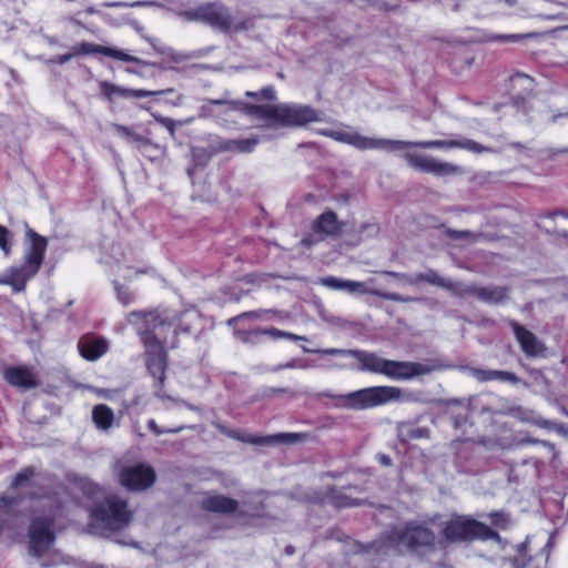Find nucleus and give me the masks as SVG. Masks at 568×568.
Listing matches in <instances>:
<instances>
[{
  "mask_svg": "<svg viewBox=\"0 0 568 568\" xmlns=\"http://www.w3.org/2000/svg\"><path fill=\"white\" fill-rule=\"evenodd\" d=\"M302 243L305 244L306 246L311 245V242L308 240H306V239L303 240Z\"/></svg>",
  "mask_w": 568,
  "mask_h": 568,
  "instance_id": "obj_50",
  "label": "nucleus"
},
{
  "mask_svg": "<svg viewBox=\"0 0 568 568\" xmlns=\"http://www.w3.org/2000/svg\"><path fill=\"white\" fill-rule=\"evenodd\" d=\"M131 7H159L156 1H138L130 4Z\"/></svg>",
  "mask_w": 568,
  "mask_h": 568,
  "instance_id": "obj_42",
  "label": "nucleus"
},
{
  "mask_svg": "<svg viewBox=\"0 0 568 568\" xmlns=\"http://www.w3.org/2000/svg\"><path fill=\"white\" fill-rule=\"evenodd\" d=\"M143 341L146 348V367L151 375L163 384L168 365L165 351L151 332L144 333Z\"/></svg>",
  "mask_w": 568,
  "mask_h": 568,
  "instance_id": "obj_10",
  "label": "nucleus"
},
{
  "mask_svg": "<svg viewBox=\"0 0 568 568\" xmlns=\"http://www.w3.org/2000/svg\"><path fill=\"white\" fill-rule=\"evenodd\" d=\"M106 347L108 343L102 338L95 341H82L79 344L81 355L89 361L98 359L105 353Z\"/></svg>",
  "mask_w": 568,
  "mask_h": 568,
  "instance_id": "obj_23",
  "label": "nucleus"
},
{
  "mask_svg": "<svg viewBox=\"0 0 568 568\" xmlns=\"http://www.w3.org/2000/svg\"><path fill=\"white\" fill-rule=\"evenodd\" d=\"M285 367H287V368H294V367H295V364H294V362H290L288 364H286V366H285Z\"/></svg>",
  "mask_w": 568,
  "mask_h": 568,
  "instance_id": "obj_49",
  "label": "nucleus"
},
{
  "mask_svg": "<svg viewBox=\"0 0 568 568\" xmlns=\"http://www.w3.org/2000/svg\"><path fill=\"white\" fill-rule=\"evenodd\" d=\"M181 101V98H178V101L175 102V105H179Z\"/></svg>",
  "mask_w": 568,
  "mask_h": 568,
  "instance_id": "obj_55",
  "label": "nucleus"
},
{
  "mask_svg": "<svg viewBox=\"0 0 568 568\" xmlns=\"http://www.w3.org/2000/svg\"><path fill=\"white\" fill-rule=\"evenodd\" d=\"M344 405L353 409H365L374 406L384 405L389 402H399L410 399L412 396L405 395L400 388L395 386H375L353 392L345 396Z\"/></svg>",
  "mask_w": 568,
  "mask_h": 568,
  "instance_id": "obj_6",
  "label": "nucleus"
},
{
  "mask_svg": "<svg viewBox=\"0 0 568 568\" xmlns=\"http://www.w3.org/2000/svg\"><path fill=\"white\" fill-rule=\"evenodd\" d=\"M178 14L187 21L206 22L224 31L245 30L253 26L251 19L234 22L224 8L214 3H206L194 9L180 11Z\"/></svg>",
  "mask_w": 568,
  "mask_h": 568,
  "instance_id": "obj_5",
  "label": "nucleus"
},
{
  "mask_svg": "<svg viewBox=\"0 0 568 568\" xmlns=\"http://www.w3.org/2000/svg\"><path fill=\"white\" fill-rule=\"evenodd\" d=\"M108 6L109 7H116V6H121V3H109Z\"/></svg>",
  "mask_w": 568,
  "mask_h": 568,
  "instance_id": "obj_51",
  "label": "nucleus"
},
{
  "mask_svg": "<svg viewBox=\"0 0 568 568\" xmlns=\"http://www.w3.org/2000/svg\"><path fill=\"white\" fill-rule=\"evenodd\" d=\"M344 290L351 293L372 294L388 301L400 303H409L415 301V298L403 297L395 293L381 292L378 290H369L366 287L365 283L356 281H345Z\"/></svg>",
  "mask_w": 568,
  "mask_h": 568,
  "instance_id": "obj_20",
  "label": "nucleus"
},
{
  "mask_svg": "<svg viewBox=\"0 0 568 568\" xmlns=\"http://www.w3.org/2000/svg\"><path fill=\"white\" fill-rule=\"evenodd\" d=\"M115 290L118 292V297L119 300L128 305L132 302V294L125 290L122 285H120L119 283H115Z\"/></svg>",
  "mask_w": 568,
  "mask_h": 568,
  "instance_id": "obj_34",
  "label": "nucleus"
},
{
  "mask_svg": "<svg viewBox=\"0 0 568 568\" xmlns=\"http://www.w3.org/2000/svg\"><path fill=\"white\" fill-rule=\"evenodd\" d=\"M247 95H248V97H256V94H255V93H253V92H247Z\"/></svg>",
  "mask_w": 568,
  "mask_h": 568,
  "instance_id": "obj_52",
  "label": "nucleus"
},
{
  "mask_svg": "<svg viewBox=\"0 0 568 568\" xmlns=\"http://www.w3.org/2000/svg\"><path fill=\"white\" fill-rule=\"evenodd\" d=\"M201 506L204 510L226 515L237 510L239 501L224 495H207L202 499Z\"/></svg>",
  "mask_w": 568,
  "mask_h": 568,
  "instance_id": "obj_16",
  "label": "nucleus"
},
{
  "mask_svg": "<svg viewBox=\"0 0 568 568\" xmlns=\"http://www.w3.org/2000/svg\"><path fill=\"white\" fill-rule=\"evenodd\" d=\"M321 283L324 286L334 288V290H344L345 281L336 278V277H325L321 280Z\"/></svg>",
  "mask_w": 568,
  "mask_h": 568,
  "instance_id": "obj_33",
  "label": "nucleus"
},
{
  "mask_svg": "<svg viewBox=\"0 0 568 568\" xmlns=\"http://www.w3.org/2000/svg\"><path fill=\"white\" fill-rule=\"evenodd\" d=\"M89 53H102L104 55L125 62H139V59L135 57L109 47L84 42L73 48V54L82 55Z\"/></svg>",
  "mask_w": 568,
  "mask_h": 568,
  "instance_id": "obj_15",
  "label": "nucleus"
},
{
  "mask_svg": "<svg viewBox=\"0 0 568 568\" xmlns=\"http://www.w3.org/2000/svg\"><path fill=\"white\" fill-rule=\"evenodd\" d=\"M535 36H536L535 33L528 34V37H535ZM509 38L513 40H517V39L527 38V36H511Z\"/></svg>",
  "mask_w": 568,
  "mask_h": 568,
  "instance_id": "obj_45",
  "label": "nucleus"
},
{
  "mask_svg": "<svg viewBox=\"0 0 568 568\" xmlns=\"http://www.w3.org/2000/svg\"><path fill=\"white\" fill-rule=\"evenodd\" d=\"M385 275L392 276L397 280H404L409 284H415L418 282H426L432 285L445 287L449 291H455V285L450 283H446L436 272L428 271L426 273H420L415 275L414 277H408L404 274L396 273V272H384Z\"/></svg>",
  "mask_w": 568,
  "mask_h": 568,
  "instance_id": "obj_19",
  "label": "nucleus"
},
{
  "mask_svg": "<svg viewBox=\"0 0 568 568\" xmlns=\"http://www.w3.org/2000/svg\"><path fill=\"white\" fill-rule=\"evenodd\" d=\"M509 414L513 415L515 418L529 424H535L540 427H549L550 423L546 419L537 418L534 416L532 412H526L521 407H514L509 410Z\"/></svg>",
  "mask_w": 568,
  "mask_h": 568,
  "instance_id": "obj_27",
  "label": "nucleus"
},
{
  "mask_svg": "<svg viewBox=\"0 0 568 568\" xmlns=\"http://www.w3.org/2000/svg\"><path fill=\"white\" fill-rule=\"evenodd\" d=\"M28 239L30 247L24 257V266L30 271V274H37L39 271L47 250V240L33 231H28Z\"/></svg>",
  "mask_w": 568,
  "mask_h": 568,
  "instance_id": "obj_12",
  "label": "nucleus"
},
{
  "mask_svg": "<svg viewBox=\"0 0 568 568\" xmlns=\"http://www.w3.org/2000/svg\"><path fill=\"white\" fill-rule=\"evenodd\" d=\"M473 375L480 382H487L493 379H499L509 383L518 382V377L515 374L506 371L473 369Z\"/></svg>",
  "mask_w": 568,
  "mask_h": 568,
  "instance_id": "obj_26",
  "label": "nucleus"
},
{
  "mask_svg": "<svg viewBox=\"0 0 568 568\" xmlns=\"http://www.w3.org/2000/svg\"><path fill=\"white\" fill-rule=\"evenodd\" d=\"M513 328L521 349L528 356H537L545 351L542 343H540L531 332L518 324H513Z\"/></svg>",
  "mask_w": 568,
  "mask_h": 568,
  "instance_id": "obj_18",
  "label": "nucleus"
},
{
  "mask_svg": "<svg viewBox=\"0 0 568 568\" xmlns=\"http://www.w3.org/2000/svg\"><path fill=\"white\" fill-rule=\"evenodd\" d=\"M247 114L265 121L267 126H304L323 120L320 111L305 104L245 106Z\"/></svg>",
  "mask_w": 568,
  "mask_h": 568,
  "instance_id": "obj_2",
  "label": "nucleus"
},
{
  "mask_svg": "<svg viewBox=\"0 0 568 568\" xmlns=\"http://www.w3.org/2000/svg\"><path fill=\"white\" fill-rule=\"evenodd\" d=\"M141 273H142L141 271H138V270H133V268H131V267H128V268H125V270H124L122 277H123V280H124V281L129 282V281H131L135 275H139V274H141Z\"/></svg>",
  "mask_w": 568,
  "mask_h": 568,
  "instance_id": "obj_38",
  "label": "nucleus"
},
{
  "mask_svg": "<svg viewBox=\"0 0 568 568\" xmlns=\"http://www.w3.org/2000/svg\"><path fill=\"white\" fill-rule=\"evenodd\" d=\"M257 144L256 139L243 140L237 143L241 151H251Z\"/></svg>",
  "mask_w": 568,
  "mask_h": 568,
  "instance_id": "obj_37",
  "label": "nucleus"
},
{
  "mask_svg": "<svg viewBox=\"0 0 568 568\" xmlns=\"http://www.w3.org/2000/svg\"><path fill=\"white\" fill-rule=\"evenodd\" d=\"M3 377L10 385L24 389L39 385L38 375L29 367H9L3 371Z\"/></svg>",
  "mask_w": 568,
  "mask_h": 568,
  "instance_id": "obj_14",
  "label": "nucleus"
},
{
  "mask_svg": "<svg viewBox=\"0 0 568 568\" xmlns=\"http://www.w3.org/2000/svg\"><path fill=\"white\" fill-rule=\"evenodd\" d=\"M303 351L306 353L312 352L311 349L303 347ZM351 349H337V348H326V349H315L314 353L324 354V355H346L349 356Z\"/></svg>",
  "mask_w": 568,
  "mask_h": 568,
  "instance_id": "obj_32",
  "label": "nucleus"
},
{
  "mask_svg": "<svg viewBox=\"0 0 568 568\" xmlns=\"http://www.w3.org/2000/svg\"><path fill=\"white\" fill-rule=\"evenodd\" d=\"M34 274H30V271L27 270L24 265L21 267H12L9 271L8 276L3 277L0 281V284L11 286L16 292H20L24 290L27 282L33 277Z\"/></svg>",
  "mask_w": 568,
  "mask_h": 568,
  "instance_id": "obj_21",
  "label": "nucleus"
},
{
  "mask_svg": "<svg viewBox=\"0 0 568 568\" xmlns=\"http://www.w3.org/2000/svg\"><path fill=\"white\" fill-rule=\"evenodd\" d=\"M500 2H504L508 7H513L516 3V0H499Z\"/></svg>",
  "mask_w": 568,
  "mask_h": 568,
  "instance_id": "obj_46",
  "label": "nucleus"
},
{
  "mask_svg": "<svg viewBox=\"0 0 568 568\" xmlns=\"http://www.w3.org/2000/svg\"><path fill=\"white\" fill-rule=\"evenodd\" d=\"M443 532L448 541H464L473 538H499L498 534L486 525L463 516H457L448 520Z\"/></svg>",
  "mask_w": 568,
  "mask_h": 568,
  "instance_id": "obj_7",
  "label": "nucleus"
},
{
  "mask_svg": "<svg viewBox=\"0 0 568 568\" xmlns=\"http://www.w3.org/2000/svg\"><path fill=\"white\" fill-rule=\"evenodd\" d=\"M179 430H180V428H178V429H170L169 432H171V433H176V432H179Z\"/></svg>",
  "mask_w": 568,
  "mask_h": 568,
  "instance_id": "obj_53",
  "label": "nucleus"
},
{
  "mask_svg": "<svg viewBox=\"0 0 568 568\" xmlns=\"http://www.w3.org/2000/svg\"><path fill=\"white\" fill-rule=\"evenodd\" d=\"M210 103H212V104H230L232 109H239V110H242L247 113V110L245 109V106H248V105L245 103L229 102V101H224V100H211Z\"/></svg>",
  "mask_w": 568,
  "mask_h": 568,
  "instance_id": "obj_36",
  "label": "nucleus"
},
{
  "mask_svg": "<svg viewBox=\"0 0 568 568\" xmlns=\"http://www.w3.org/2000/svg\"><path fill=\"white\" fill-rule=\"evenodd\" d=\"M508 523V519L504 514H495L493 515V524L496 526L504 527Z\"/></svg>",
  "mask_w": 568,
  "mask_h": 568,
  "instance_id": "obj_39",
  "label": "nucleus"
},
{
  "mask_svg": "<svg viewBox=\"0 0 568 568\" xmlns=\"http://www.w3.org/2000/svg\"><path fill=\"white\" fill-rule=\"evenodd\" d=\"M467 293L477 296L478 298L489 303H500L508 296L507 288L505 287H469Z\"/></svg>",
  "mask_w": 568,
  "mask_h": 568,
  "instance_id": "obj_22",
  "label": "nucleus"
},
{
  "mask_svg": "<svg viewBox=\"0 0 568 568\" xmlns=\"http://www.w3.org/2000/svg\"><path fill=\"white\" fill-rule=\"evenodd\" d=\"M53 542L51 524L47 520H34L29 530V551L34 557H51L43 566H54L62 561V556L51 550Z\"/></svg>",
  "mask_w": 568,
  "mask_h": 568,
  "instance_id": "obj_8",
  "label": "nucleus"
},
{
  "mask_svg": "<svg viewBox=\"0 0 568 568\" xmlns=\"http://www.w3.org/2000/svg\"><path fill=\"white\" fill-rule=\"evenodd\" d=\"M261 97L265 100H275L276 94L275 91L272 88H266L261 91Z\"/></svg>",
  "mask_w": 568,
  "mask_h": 568,
  "instance_id": "obj_40",
  "label": "nucleus"
},
{
  "mask_svg": "<svg viewBox=\"0 0 568 568\" xmlns=\"http://www.w3.org/2000/svg\"><path fill=\"white\" fill-rule=\"evenodd\" d=\"M433 541V532L420 526H409L396 532V542L407 547L426 546Z\"/></svg>",
  "mask_w": 568,
  "mask_h": 568,
  "instance_id": "obj_13",
  "label": "nucleus"
},
{
  "mask_svg": "<svg viewBox=\"0 0 568 568\" xmlns=\"http://www.w3.org/2000/svg\"><path fill=\"white\" fill-rule=\"evenodd\" d=\"M447 236L453 241H462V242L473 243V242H476L480 237V234H476L470 231L449 230V231H447Z\"/></svg>",
  "mask_w": 568,
  "mask_h": 568,
  "instance_id": "obj_29",
  "label": "nucleus"
},
{
  "mask_svg": "<svg viewBox=\"0 0 568 568\" xmlns=\"http://www.w3.org/2000/svg\"><path fill=\"white\" fill-rule=\"evenodd\" d=\"M149 427H150V429H151L155 435H161V434H163V433H164L163 430H161V429L159 428V426L156 425V423H155L154 420H150V422H149Z\"/></svg>",
  "mask_w": 568,
  "mask_h": 568,
  "instance_id": "obj_44",
  "label": "nucleus"
},
{
  "mask_svg": "<svg viewBox=\"0 0 568 568\" xmlns=\"http://www.w3.org/2000/svg\"><path fill=\"white\" fill-rule=\"evenodd\" d=\"M349 356L359 362V369L382 374L392 379H412L427 375L435 369L434 366L427 364L386 359L375 353L362 351H349Z\"/></svg>",
  "mask_w": 568,
  "mask_h": 568,
  "instance_id": "obj_3",
  "label": "nucleus"
},
{
  "mask_svg": "<svg viewBox=\"0 0 568 568\" xmlns=\"http://www.w3.org/2000/svg\"><path fill=\"white\" fill-rule=\"evenodd\" d=\"M118 130L124 134H128V135L130 134L129 130L124 126H118Z\"/></svg>",
  "mask_w": 568,
  "mask_h": 568,
  "instance_id": "obj_47",
  "label": "nucleus"
},
{
  "mask_svg": "<svg viewBox=\"0 0 568 568\" xmlns=\"http://www.w3.org/2000/svg\"><path fill=\"white\" fill-rule=\"evenodd\" d=\"M78 54H73V50L68 53V54H64V55H61L57 59V62L58 63H65L67 61H69L72 57H77Z\"/></svg>",
  "mask_w": 568,
  "mask_h": 568,
  "instance_id": "obj_43",
  "label": "nucleus"
},
{
  "mask_svg": "<svg viewBox=\"0 0 568 568\" xmlns=\"http://www.w3.org/2000/svg\"><path fill=\"white\" fill-rule=\"evenodd\" d=\"M226 434H227L229 436L234 437V438H237V439H241V440H245L244 438H241V437L236 436L235 434H233V433H231V432H226Z\"/></svg>",
  "mask_w": 568,
  "mask_h": 568,
  "instance_id": "obj_48",
  "label": "nucleus"
},
{
  "mask_svg": "<svg viewBox=\"0 0 568 568\" xmlns=\"http://www.w3.org/2000/svg\"><path fill=\"white\" fill-rule=\"evenodd\" d=\"M405 159L407 163L416 170L438 176L454 175L462 171L460 168L455 164L439 161L426 154L409 152L405 154Z\"/></svg>",
  "mask_w": 568,
  "mask_h": 568,
  "instance_id": "obj_11",
  "label": "nucleus"
},
{
  "mask_svg": "<svg viewBox=\"0 0 568 568\" xmlns=\"http://www.w3.org/2000/svg\"><path fill=\"white\" fill-rule=\"evenodd\" d=\"M181 101V98H178V101L175 102V105H179Z\"/></svg>",
  "mask_w": 568,
  "mask_h": 568,
  "instance_id": "obj_56",
  "label": "nucleus"
},
{
  "mask_svg": "<svg viewBox=\"0 0 568 568\" xmlns=\"http://www.w3.org/2000/svg\"><path fill=\"white\" fill-rule=\"evenodd\" d=\"M301 435L298 434H281L275 436H270L266 438L258 439H247V442L253 444H274V443H283V444H292L300 439Z\"/></svg>",
  "mask_w": 568,
  "mask_h": 568,
  "instance_id": "obj_28",
  "label": "nucleus"
},
{
  "mask_svg": "<svg viewBox=\"0 0 568 568\" xmlns=\"http://www.w3.org/2000/svg\"><path fill=\"white\" fill-rule=\"evenodd\" d=\"M181 101V98H178V101L175 102V105H179Z\"/></svg>",
  "mask_w": 568,
  "mask_h": 568,
  "instance_id": "obj_54",
  "label": "nucleus"
},
{
  "mask_svg": "<svg viewBox=\"0 0 568 568\" xmlns=\"http://www.w3.org/2000/svg\"><path fill=\"white\" fill-rule=\"evenodd\" d=\"M132 519V513L125 500L118 496H109L97 504L90 515L89 529L92 534L123 529Z\"/></svg>",
  "mask_w": 568,
  "mask_h": 568,
  "instance_id": "obj_4",
  "label": "nucleus"
},
{
  "mask_svg": "<svg viewBox=\"0 0 568 568\" xmlns=\"http://www.w3.org/2000/svg\"><path fill=\"white\" fill-rule=\"evenodd\" d=\"M317 227L326 235H337L342 232L343 223L334 212H325L317 220Z\"/></svg>",
  "mask_w": 568,
  "mask_h": 568,
  "instance_id": "obj_25",
  "label": "nucleus"
},
{
  "mask_svg": "<svg viewBox=\"0 0 568 568\" xmlns=\"http://www.w3.org/2000/svg\"><path fill=\"white\" fill-rule=\"evenodd\" d=\"M0 281H2V278H0Z\"/></svg>",
  "mask_w": 568,
  "mask_h": 568,
  "instance_id": "obj_59",
  "label": "nucleus"
},
{
  "mask_svg": "<svg viewBox=\"0 0 568 568\" xmlns=\"http://www.w3.org/2000/svg\"><path fill=\"white\" fill-rule=\"evenodd\" d=\"M519 78L521 79H526V80H529L528 78H526L525 75H520Z\"/></svg>",
  "mask_w": 568,
  "mask_h": 568,
  "instance_id": "obj_58",
  "label": "nucleus"
},
{
  "mask_svg": "<svg viewBox=\"0 0 568 568\" xmlns=\"http://www.w3.org/2000/svg\"><path fill=\"white\" fill-rule=\"evenodd\" d=\"M9 235V231L4 226L0 225V248L6 255H8L11 251Z\"/></svg>",
  "mask_w": 568,
  "mask_h": 568,
  "instance_id": "obj_31",
  "label": "nucleus"
},
{
  "mask_svg": "<svg viewBox=\"0 0 568 568\" xmlns=\"http://www.w3.org/2000/svg\"><path fill=\"white\" fill-rule=\"evenodd\" d=\"M92 418L98 428L108 430L113 426L114 413L106 405H97L92 410Z\"/></svg>",
  "mask_w": 568,
  "mask_h": 568,
  "instance_id": "obj_24",
  "label": "nucleus"
},
{
  "mask_svg": "<svg viewBox=\"0 0 568 568\" xmlns=\"http://www.w3.org/2000/svg\"><path fill=\"white\" fill-rule=\"evenodd\" d=\"M101 92L109 99H112L113 95L119 94L124 98H145V97H153V95H160L165 93H172L173 89H168L163 91H146V90H131V89H123L120 87H116L114 84L102 82L100 84Z\"/></svg>",
  "mask_w": 568,
  "mask_h": 568,
  "instance_id": "obj_17",
  "label": "nucleus"
},
{
  "mask_svg": "<svg viewBox=\"0 0 568 568\" xmlns=\"http://www.w3.org/2000/svg\"><path fill=\"white\" fill-rule=\"evenodd\" d=\"M320 134L331 138L337 142L353 145L359 150H385L388 152L399 151L407 148L422 149H466L475 153L487 151V148L473 140H434L423 142H405L396 140L376 139L362 135L349 126H342L337 130H322Z\"/></svg>",
  "mask_w": 568,
  "mask_h": 568,
  "instance_id": "obj_1",
  "label": "nucleus"
},
{
  "mask_svg": "<svg viewBox=\"0 0 568 568\" xmlns=\"http://www.w3.org/2000/svg\"><path fill=\"white\" fill-rule=\"evenodd\" d=\"M264 334L273 337V338H287L292 341H305L306 338L304 336L295 335L293 333H287L280 331L277 328H270L264 331Z\"/></svg>",
  "mask_w": 568,
  "mask_h": 568,
  "instance_id": "obj_30",
  "label": "nucleus"
},
{
  "mask_svg": "<svg viewBox=\"0 0 568 568\" xmlns=\"http://www.w3.org/2000/svg\"><path fill=\"white\" fill-rule=\"evenodd\" d=\"M153 116L159 123H161L163 126H165L169 130V132L172 136H174L175 124H176L175 121H173L169 118H164V116H160V115H155V114H153Z\"/></svg>",
  "mask_w": 568,
  "mask_h": 568,
  "instance_id": "obj_35",
  "label": "nucleus"
},
{
  "mask_svg": "<svg viewBox=\"0 0 568 568\" xmlns=\"http://www.w3.org/2000/svg\"><path fill=\"white\" fill-rule=\"evenodd\" d=\"M140 315L139 313H132L130 316H138Z\"/></svg>",
  "mask_w": 568,
  "mask_h": 568,
  "instance_id": "obj_57",
  "label": "nucleus"
},
{
  "mask_svg": "<svg viewBox=\"0 0 568 568\" xmlns=\"http://www.w3.org/2000/svg\"><path fill=\"white\" fill-rule=\"evenodd\" d=\"M30 475H31L30 471H23V473L17 475V477L13 480V486L18 487L19 485H21V483L23 480L28 479Z\"/></svg>",
  "mask_w": 568,
  "mask_h": 568,
  "instance_id": "obj_41",
  "label": "nucleus"
},
{
  "mask_svg": "<svg viewBox=\"0 0 568 568\" xmlns=\"http://www.w3.org/2000/svg\"><path fill=\"white\" fill-rule=\"evenodd\" d=\"M120 484L131 491H141L150 488L156 479L155 470L145 464L122 465L115 463Z\"/></svg>",
  "mask_w": 568,
  "mask_h": 568,
  "instance_id": "obj_9",
  "label": "nucleus"
}]
</instances>
